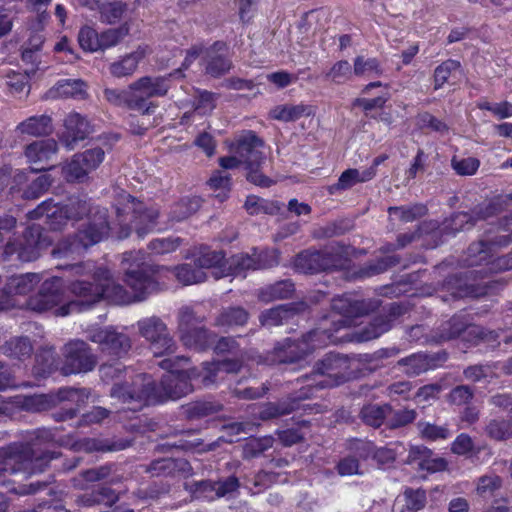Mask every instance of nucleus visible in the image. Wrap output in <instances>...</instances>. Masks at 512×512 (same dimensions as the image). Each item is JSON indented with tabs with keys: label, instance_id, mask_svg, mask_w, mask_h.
<instances>
[{
	"label": "nucleus",
	"instance_id": "nucleus-1",
	"mask_svg": "<svg viewBox=\"0 0 512 512\" xmlns=\"http://www.w3.org/2000/svg\"><path fill=\"white\" fill-rule=\"evenodd\" d=\"M72 269L81 277L69 285L75 300L66 301L64 280L53 276L41 283L38 292L27 301L28 307L34 312L65 317L102 299L120 305L142 301L159 287V269L150 265L146 253L140 250L122 254L119 269L125 286L116 283L104 266L86 263Z\"/></svg>",
	"mask_w": 512,
	"mask_h": 512
},
{
	"label": "nucleus",
	"instance_id": "nucleus-2",
	"mask_svg": "<svg viewBox=\"0 0 512 512\" xmlns=\"http://www.w3.org/2000/svg\"><path fill=\"white\" fill-rule=\"evenodd\" d=\"M114 209L116 219L110 221L105 208L92 206L90 200L72 197L65 205L54 203L53 200L43 201L28 213V217H45L46 223L54 230L60 229L68 221L75 222L87 218L84 227L78 231L74 239L66 238L57 243L52 250L55 258L79 256L109 234L124 239L130 235L132 227L140 237L153 229L162 230L167 227L166 223L159 220V210L156 206L148 207L125 191L117 193Z\"/></svg>",
	"mask_w": 512,
	"mask_h": 512
},
{
	"label": "nucleus",
	"instance_id": "nucleus-3",
	"mask_svg": "<svg viewBox=\"0 0 512 512\" xmlns=\"http://www.w3.org/2000/svg\"><path fill=\"white\" fill-rule=\"evenodd\" d=\"M159 366L167 371L160 386L156 387L145 374L132 378V388L127 383H115L112 397L123 403H129L128 410L137 411L145 405L176 400L193 391L195 384L210 386L224 379V374L235 373L241 364L236 360L204 363L201 369L189 368V359L185 357L165 358Z\"/></svg>",
	"mask_w": 512,
	"mask_h": 512
},
{
	"label": "nucleus",
	"instance_id": "nucleus-4",
	"mask_svg": "<svg viewBox=\"0 0 512 512\" xmlns=\"http://www.w3.org/2000/svg\"><path fill=\"white\" fill-rule=\"evenodd\" d=\"M402 313L399 305L393 304L389 309V316H378L373 319L365 328L352 333H346L341 337H336L326 328L328 319H324L320 328L309 332L299 342L287 340L284 345L275 348V358L272 362L293 363L316 348L325 346L329 343H337L345 340L348 342H366L378 338L391 328L392 318Z\"/></svg>",
	"mask_w": 512,
	"mask_h": 512
},
{
	"label": "nucleus",
	"instance_id": "nucleus-5",
	"mask_svg": "<svg viewBox=\"0 0 512 512\" xmlns=\"http://www.w3.org/2000/svg\"><path fill=\"white\" fill-rule=\"evenodd\" d=\"M351 368L350 360L346 356L340 354L329 353L320 362L317 363L315 371L312 375L306 377V387L293 399L289 405H276L273 403L266 404L259 416L266 420L288 414L299 407L296 400L309 398L312 396V390L315 388L337 386L349 378V370Z\"/></svg>",
	"mask_w": 512,
	"mask_h": 512
},
{
	"label": "nucleus",
	"instance_id": "nucleus-6",
	"mask_svg": "<svg viewBox=\"0 0 512 512\" xmlns=\"http://www.w3.org/2000/svg\"><path fill=\"white\" fill-rule=\"evenodd\" d=\"M512 242V217L503 216L501 221L487 232L485 238L469 246L465 263L467 266L482 268L471 274L497 273L512 269V252L495 257L494 249Z\"/></svg>",
	"mask_w": 512,
	"mask_h": 512
},
{
	"label": "nucleus",
	"instance_id": "nucleus-7",
	"mask_svg": "<svg viewBox=\"0 0 512 512\" xmlns=\"http://www.w3.org/2000/svg\"><path fill=\"white\" fill-rule=\"evenodd\" d=\"M25 443H13L0 449V470L15 474L24 472L28 476L42 472L54 454L42 451V446L52 440L47 429H38L29 433Z\"/></svg>",
	"mask_w": 512,
	"mask_h": 512
},
{
	"label": "nucleus",
	"instance_id": "nucleus-8",
	"mask_svg": "<svg viewBox=\"0 0 512 512\" xmlns=\"http://www.w3.org/2000/svg\"><path fill=\"white\" fill-rule=\"evenodd\" d=\"M264 142L253 132L248 131L230 144V156L219 159L224 169H234L244 165L247 169V179L258 186L269 187L274 181L259 172V168L266 159Z\"/></svg>",
	"mask_w": 512,
	"mask_h": 512
},
{
	"label": "nucleus",
	"instance_id": "nucleus-9",
	"mask_svg": "<svg viewBox=\"0 0 512 512\" xmlns=\"http://www.w3.org/2000/svg\"><path fill=\"white\" fill-rule=\"evenodd\" d=\"M16 225V219L12 216L0 217V242L3 240L4 232H9ZM51 239L42 234L38 225H31L27 228L21 238L9 240L3 251L0 253V260H6L16 255V258L23 262H30L37 259L40 252L51 245Z\"/></svg>",
	"mask_w": 512,
	"mask_h": 512
},
{
	"label": "nucleus",
	"instance_id": "nucleus-10",
	"mask_svg": "<svg viewBox=\"0 0 512 512\" xmlns=\"http://www.w3.org/2000/svg\"><path fill=\"white\" fill-rule=\"evenodd\" d=\"M84 333L88 340L99 346L101 352L118 358L126 355L132 346L131 339L124 327H101L94 324L87 326Z\"/></svg>",
	"mask_w": 512,
	"mask_h": 512
},
{
	"label": "nucleus",
	"instance_id": "nucleus-11",
	"mask_svg": "<svg viewBox=\"0 0 512 512\" xmlns=\"http://www.w3.org/2000/svg\"><path fill=\"white\" fill-rule=\"evenodd\" d=\"M203 319L189 307H183L178 313L177 333L184 346L197 351L208 348L214 342V336L203 326Z\"/></svg>",
	"mask_w": 512,
	"mask_h": 512
},
{
	"label": "nucleus",
	"instance_id": "nucleus-12",
	"mask_svg": "<svg viewBox=\"0 0 512 512\" xmlns=\"http://www.w3.org/2000/svg\"><path fill=\"white\" fill-rule=\"evenodd\" d=\"M136 327L139 335L149 342L154 356H169L175 353L177 344L161 318L157 316L142 318L136 322Z\"/></svg>",
	"mask_w": 512,
	"mask_h": 512
},
{
	"label": "nucleus",
	"instance_id": "nucleus-13",
	"mask_svg": "<svg viewBox=\"0 0 512 512\" xmlns=\"http://www.w3.org/2000/svg\"><path fill=\"white\" fill-rule=\"evenodd\" d=\"M181 70H176L169 76H144L131 84L133 93L132 102L135 110L141 111L143 114H149L155 107L147 100L152 97L165 96L170 89V78L180 76Z\"/></svg>",
	"mask_w": 512,
	"mask_h": 512
},
{
	"label": "nucleus",
	"instance_id": "nucleus-14",
	"mask_svg": "<svg viewBox=\"0 0 512 512\" xmlns=\"http://www.w3.org/2000/svg\"><path fill=\"white\" fill-rule=\"evenodd\" d=\"M40 281L41 276L37 273L15 275L4 280L0 277V310H8L16 306H25L30 310L27 301L32 296L24 303H20L18 297L30 293ZM31 311L33 310L31 309Z\"/></svg>",
	"mask_w": 512,
	"mask_h": 512
},
{
	"label": "nucleus",
	"instance_id": "nucleus-15",
	"mask_svg": "<svg viewBox=\"0 0 512 512\" xmlns=\"http://www.w3.org/2000/svg\"><path fill=\"white\" fill-rule=\"evenodd\" d=\"M106 151L101 147H91L74 154L62 166V174L67 182H85L105 159Z\"/></svg>",
	"mask_w": 512,
	"mask_h": 512
},
{
	"label": "nucleus",
	"instance_id": "nucleus-16",
	"mask_svg": "<svg viewBox=\"0 0 512 512\" xmlns=\"http://www.w3.org/2000/svg\"><path fill=\"white\" fill-rule=\"evenodd\" d=\"M508 200V197H498L491 202H489L485 207L479 208L476 212V217L470 215L466 212H460L454 214L449 220H446L442 227L435 230L434 225L428 230L425 229V233L432 232L433 235L437 234H447L454 235L456 232L464 229H469L472 227L478 220H488L493 216H497L502 211V206ZM511 202L512 199H509Z\"/></svg>",
	"mask_w": 512,
	"mask_h": 512
},
{
	"label": "nucleus",
	"instance_id": "nucleus-17",
	"mask_svg": "<svg viewBox=\"0 0 512 512\" xmlns=\"http://www.w3.org/2000/svg\"><path fill=\"white\" fill-rule=\"evenodd\" d=\"M375 308V303L368 300H358L354 296L347 294L339 296L332 300L333 314L331 323L334 325V331L341 328L356 325V319L368 311Z\"/></svg>",
	"mask_w": 512,
	"mask_h": 512
},
{
	"label": "nucleus",
	"instance_id": "nucleus-18",
	"mask_svg": "<svg viewBox=\"0 0 512 512\" xmlns=\"http://www.w3.org/2000/svg\"><path fill=\"white\" fill-rule=\"evenodd\" d=\"M63 355L65 361L62 370L66 375L89 372L96 366V356L83 340L68 342L64 346Z\"/></svg>",
	"mask_w": 512,
	"mask_h": 512
},
{
	"label": "nucleus",
	"instance_id": "nucleus-19",
	"mask_svg": "<svg viewBox=\"0 0 512 512\" xmlns=\"http://www.w3.org/2000/svg\"><path fill=\"white\" fill-rule=\"evenodd\" d=\"M252 254L240 253L229 259L230 276L244 278L248 271H254L271 267L278 263L277 251L258 252L252 250Z\"/></svg>",
	"mask_w": 512,
	"mask_h": 512
},
{
	"label": "nucleus",
	"instance_id": "nucleus-20",
	"mask_svg": "<svg viewBox=\"0 0 512 512\" xmlns=\"http://www.w3.org/2000/svg\"><path fill=\"white\" fill-rule=\"evenodd\" d=\"M239 487L238 479L234 476L219 482L201 481L187 485V489L196 499L212 501L227 496Z\"/></svg>",
	"mask_w": 512,
	"mask_h": 512
},
{
	"label": "nucleus",
	"instance_id": "nucleus-21",
	"mask_svg": "<svg viewBox=\"0 0 512 512\" xmlns=\"http://www.w3.org/2000/svg\"><path fill=\"white\" fill-rule=\"evenodd\" d=\"M295 268L302 273H317L338 268L336 257L328 251H304L297 255Z\"/></svg>",
	"mask_w": 512,
	"mask_h": 512
},
{
	"label": "nucleus",
	"instance_id": "nucleus-22",
	"mask_svg": "<svg viewBox=\"0 0 512 512\" xmlns=\"http://www.w3.org/2000/svg\"><path fill=\"white\" fill-rule=\"evenodd\" d=\"M64 128L60 141L68 149H73L78 142L83 141L93 132L90 122L77 112H71L66 116Z\"/></svg>",
	"mask_w": 512,
	"mask_h": 512
},
{
	"label": "nucleus",
	"instance_id": "nucleus-23",
	"mask_svg": "<svg viewBox=\"0 0 512 512\" xmlns=\"http://www.w3.org/2000/svg\"><path fill=\"white\" fill-rule=\"evenodd\" d=\"M351 449L361 460H374L379 466L390 465L394 462L397 451L392 447H376L372 442L356 439L352 441Z\"/></svg>",
	"mask_w": 512,
	"mask_h": 512
},
{
	"label": "nucleus",
	"instance_id": "nucleus-24",
	"mask_svg": "<svg viewBox=\"0 0 512 512\" xmlns=\"http://www.w3.org/2000/svg\"><path fill=\"white\" fill-rule=\"evenodd\" d=\"M196 266L208 274V278L220 279L230 276L229 259L225 260L220 251L204 249L196 258Z\"/></svg>",
	"mask_w": 512,
	"mask_h": 512
},
{
	"label": "nucleus",
	"instance_id": "nucleus-25",
	"mask_svg": "<svg viewBox=\"0 0 512 512\" xmlns=\"http://www.w3.org/2000/svg\"><path fill=\"white\" fill-rule=\"evenodd\" d=\"M446 358V353L444 352L433 355L416 353L401 359L398 364L404 368L403 371L406 374L414 376L437 368L441 363L445 362Z\"/></svg>",
	"mask_w": 512,
	"mask_h": 512
},
{
	"label": "nucleus",
	"instance_id": "nucleus-26",
	"mask_svg": "<svg viewBox=\"0 0 512 512\" xmlns=\"http://www.w3.org/2000/svg\"><path fill=\"white\" fill-rule=\"evenodd\" d=\"M58 150V144L54 139L34 141L25 149V156L28 162L34 165L33 170H45L46 164Z\"/></svg>",
	"mask_w": 512,
	"mask_h": 512
},
{
	"label": "nucleus",
	"instance_id": "nucleus-27",
	"mask_svg": "<svg viewBox=\"0 0 512 512\" xmlns=\"http://www.w3.org/2000/svg\"><path fill=\"white\" fill-rule=\"evenodd\" d=\"M409 461L431 473L443 471L447 467L444 458L432 457V451L425 446H412L409 451Z\"/></svg>",
	"mask_w": 512,
	"mask_h": 512
},
{
	"label": "nucleus",
	"instance_id": "nucleus-28",
	"mask_svg": "<svg viewBox=\"0 0 512 512\" xmlns=\"http://www.w3.org/2000/svg\"><path fill=\"white\" fill-rule=\"evenodd\" d=\"M374 178L373 168L359 169H347L343 171L338 179V182L328 187L330 194H335L339 191L350 189L358 183H364Z\"/></svg>",
	"mask_w": 512,
	"mask_h": 512
},
{
	"label": "nucleus",
	"instance_id": "nucleus-29",
	"mask_svg": "<svg viewBox=\"0 0 512 512\" xmlns=\"http://www.w3.org/2000/svg\"><path fill=\"white\" fill-rule=\"evenodd\" d=\"M147 53V46H139L132 53L124 56L118 61L113 62L109 68L110 73L117 78L132 75L136 71L138 64L145 58Z\"/></svg>",
	"mask_w": 512,
	"mask_h": 512
},
{
	"label": "nucleus",
	"instance_id": "nucleus-30",
	"mask_svg": "<svg viewBox=\"0 0 512 512\" xmlns=\"http://www.w3.org/2000/svg\"><path fill=\"white\" fill-rule=\"evenodd\" d=\"M448 325L449 331L441 335V338L443 340L455 338L464 331H468L469 334H477L481 339L486 341L496 340V338L499 337V335L494 331L485 333L482 329H480L477 326L468 325L466 322L463 321L461 316H454L448 322Z\"/></svg>",
	"mask_w": 512,
	"mask_h": 512
},
{
	"label": "nucleus",
	"instance_id": "nucleus-31",
	"mask_svg": "<svg viewBox=\"0 0 512 512\" xmlns=\"http://www.w3.org/2000/svg\"><path fill=\"white\" fill-rule=\"evenodd\" d=\"M87 85L80 79H62L49 91L53 98H85Z\"/></svg>",
	"mask_w": 512,
	"mask_h": 512
},
{
	"label": "nucleus",
	"instance_id": "nucleus-32",
	"mask_svg": "<svg viewBox=\"0 0 512 512\" xmlns=\"http://www.w3.org/2000/svg\"><path fill=\"white\" fill-rule=\"evenodd\" d=\"M16 131L21 135L33 137L47 135L52 131V121L47 115L31 116L20 122Z\"/></svg>",
	"mask_w": 512,
	"mask_h": 512
},
{
	"label": "nucleus",
	"instance_id": "nucleus-33",
	"mask_svg": "<svg viewBox=\"0 0 512 512\" xmlns=\"http://www.w3.org/2000/svg\"><path fill=\"white\" fill-rule=\"evenodd\" d=\"M311 113V107L304 104H281L269 111V118L281 122H293Z\"/></svg>",
	"mask_w": 512,
	"mask_h": 512
},
{
	"label": "nucleus",
	"instance_id": "nucleus-34",
	"mask_svg": "<svg viewBox=\"0 0 512 512\" xmlns=\"http://www.w3.org/2000/svg\"><path fill=\"white\" fill-rule=\"evenodd\" d=\"M33 347L27 337H14L2 346V352L9 358L24 361L32 354Z\"/></svg>",
	"mask_w": 512,
	"mask_h": 512
},
{
	"label": "nucleus",
	"instance_id": "nucleus-35",
	"mask_svg": "<svg viewBox=\"0 0 512 512\" xmlns=\"http://www.w3.org/2000/svg\"><path fill=\"white\" fill-rule=\"evenodd\" d=\"M174 275L176 279L183 285H193L204 282L208 279V274L194 265L182 264L174 268Z\"/></svg>",
	"mask_w": 512,
	"mask_h": 512
},
{
	"label": "nucleus",
	"instance_id": "nucleus-36",
	"mask_svg": "<svg viewBox=\"0 0 512 512\" xmlns=\"http://www.w3.org/2000/svg\"><path fill=\"white\" fill-rule=\"evenodd\" d=\"M119 499V493L109 487H101L96 492L84 494L78 499V503L82 506L90 507L97 503L112 505Z\"/></svg>",
	"mask_w": 512,
	"mask_h": 512
},
{
	"label": "nucleus",
	"instance_id": "nucleus-37",
	"mask_svg": "<svg viewBox=\"0 0 512 512\" xmlns=\"http://www.w3.org/2000/svg\"><path fill=\"white\" fill-rule=\"evenodd\" d=\"M293 291L294 285L291 281H279L263 288L259 293V298L264 302L285 299L290 297Z\"/></svg>",
	"mask_w": 512,
	"mask_h": 512
},
{
	"label": "nucleus",
	"instance_id": "nucleus-38",
	"mask_svg": "<svg viewBox=\"0 0 512 512\" xmlns=\"http://www.w3.org/2000/svg\"><path fill=\"white\" fill-rule=\"evenodd\" d=\"M14 403L21 409L39 412L46 410L52 403L51 397L44 394H35L29 396L17 395L14 397Z\"/></svg>",
	"mask_w": 512,
	"mask_h": 512
},
{
	"label": "nucleus",
	"instance_id": "nucleus-39",
	"mask_svg": "<svg viewBox=\"0 0 512 512\" xmlns=\"http://www.w3.org/2000/svg\"><path fill=\"white\" fill-rule=\"evenodd\" d=\"M391 412L392 409L388 405L370 404L361 410V418L366 424L372 427H379L385 420L387 421Z\"/></svg>",
	"mask_w": 512,
	"mask_h": 512
},
{
	"label": "nucleus",
	"instance_id": "nucleus-40",
	"mask_svg": "<svg viewBox=\"0 0 512 512\" xmlns=\"http://www.w3.org/2000/svg\"><path fill=\"white\" fill-rule=\"evenodd\" d=\"M201 206V199L197 196L187 197L177 202L171 209V221L178 222L195 213Z\"/></svg>",
	"mask_w": 512,
	"mask_h": 512
},
{
	"label": "nucleus",
	"instance_id": "nucleus-41",
	"mask_svg": "<svg viewBox=\"0 0 512 512\" xmlns=\"http://www.w3.org/2000/svg\"><path fill=\"white\" fill-rule=\"evenodd\" d=\"M388 213L392 221L408 223L423 216L426 213V207L421 204L403 207H390Z\"/></svg>",
	"mask_w": 512,
	"mask_h": 512
},
{
	"label": "nucleus",
	"instance_id": "nucleus-42",
	"mask_svg": "<svg viewBox=\"0 0 512 512\" xmlns=\"http://www.w3.org/2000/svg\"><path fill=\"white\" fill-rule=\"evenodd\" d=\"M248 320L247 312L241 307H231L222 311L216 320L219 327L232 328L242 326Z\"/></svg>",
	"mask_w": 512,
	"mask_h": 512
},
{
	"label": "nucleus",
	"instance_id": "nucleus-43",
	"mask_svg": "<svg viewBox=\"0 0 512 512\" xmlns=\"http://www.w3.org/2000/svg\"><path fill=\"white\" fill-rule=\"evenodd\" d=\"M451 167L457 175L472 176L478 171L480 160L472 156L460 157L455 155L451 159Z\"/></svg>",
	"mask_w": 512,
	"mask_h": 512
},
{
	"label": "nucleus",
	"instance_id": "nucleus-44",
	"mask_svg": "<svg viewBox=\"0 0 512 512\" xmlns=\"http://www.w3.org/2000/svg\"><path fill=\"white\" fill-rule=\"evenodd\" d=\"M461 74V65L456 60H447L439 65L434 72L435 89L441 88L451 76Z\"/></svg>",
	"mask_w": 512,
	"mask_h": 512
},
{
	"label": "nucleus",
	"instance_id": "nucleus-45",
	"mask_svg": "<svg viewBox=\"0 0 512 512\" xmlns=\"http://www.w3.org/2000/svg\"><path fill=\"white\" fill-rule=\"evenodd\" d=\"M292 315L293 312L288 307L278 306L263 312L260 321L264 326H278L286 322Z\"/></svg>",
	"mask_w": 512,
	"mask_h": 512
},
{
	"label": "nucleus",
	"instance_id": "nucleus-46",
	"mask_svg": "<svg viewBox=\"0 0 512 512\" xmlns=\"http://www.w3.org/2000/svg\"><path fill=\"white\" fill-rule=\"evenodd\" d=\"M78 42L80 47L87 52H96L101 49L100 34L89 26H84L78 34Z\"/></svg>",
	"mask_w": 512,
	"mask_h": 512
},
{
	"label": "nucleus",
	"instance_id": "nucleus-47",
	"mask_svg": "<svg viewBox=\"0 0 512 512\" xmlns=\"http://www.w3.org/2000/svg\"><path fill=\"white\" fill-rule=\"evenodd\" d=\"M130 31L128 23H124L118 28L107 29L100 34L101 49L105 50L120 43Z\"/></svg>",
	"mask_w": 512,
	"mask_h": 512
},
{
	"label": "nucleus",
	"instance_id": "nucleus-48",
	"mask_svg": "<svg viewBox=\"0 0 512 512\" xmlns=\"http://www.w3.org/2000/svg\"><path fill=\"white\" fill-rule=\"evenodd\" d=\"M417 428L421 437L428 441L447 439L451 433L446 426H437L429 422H418Z\"/></svg>",
	"mask_w": 512,
	"mask_h": 512
},
{
	"label": "nucleus",
	"instance_id": "nucleus-49",
	"mask_svg": "<svg viewBox=\"0 0 512 512\" xmlns=\"http://www.w3.org/2000/svg\"><path fill=\"white\" fill-rule=\"evenodd\" d=\"M54 365V351L45 349L36 355V365L33 367L32 373L36 377H45L52 371Z\"/></svg>",
	"mask_w": 512,
	"mask_h": 512
},
{
	"label": "nucleus",
	"instance_id": "nucleus-50",
	"mask_svg": "<svg viewBox=\"0 0 512 512\" xmlns=\"http://www.w3.org/2000/svg\"><path fill=\"white\" fill-rule=\"evenodd\" d=\"M245 208L250 214H257L261 211L273 214L280 210L278 202H268L255 196H249L245 202Z\"/></svg>",
	"mask_w": 512,
	"mask_h": 512
},
{
	"label": "nucleus",
	"instance_id": "nucleus-51",
	"mask_svg": "<svg viewBox=\"0 0 512 512\" xmlns=\"http://www.w3.org/2000/svg\"><path fill=\"white\" fill-rule=\"evenodd\" d=\"M105 98L107 101L114 105L118 106H128L131 109L135 110V105L132 102L133 93L131 89V84L126 90H117V89H106L104 91Z\"/></svg>",
	"mask_w": 512,
	"mask_h": 512
},
{
	"label": "nucleus",
	"instance_id": "nucleus-52",
	"mask_svg": "<svg viewBox=\"0 0 512 512\" xmlns=\"http://www.w3.org/2000/svg\"><path fill=\"white\" fill-rule=\"evenodd\" d=\"M217 95L208 91H197L194 110L200 115L210 114L216 107Z\"/></svg>",
	"mask_w": 512,
	"mask_h": 512
},
{
	"label": "nucleus",
	"instance_id": "nucleus-53",
	"mask_svg": "<svg viewBox=\"0 0 512 512\" xmlns=\"http://www.w3.org/2000/svg\"><path fill=\"white\" fill-rule=\"evenodd\" d=\"M99 9L102 22L113 24L122 18L125 5L119 2L102 3Z\"/></svg>",
	"mask_w": 512,
	"mask_h": 512
},
{
	"label": "nucleus",
	"instance_id": "nucleus-54",
	"mask_svg": "<svg viewBox=\"0 0 512 512\" xmlns=\"http://www.w3.org/2000/svg\"><path fill=\"white\" fill-rule=\"evenodd\" d=\"M181 242L179 237L157 238L152 240L148 247L155 254H166L178 249Z\"/></svg>",
	"mask_w": 512,
	"mask_h": 512
},
{
	"label": "nucleus",
	"instance_id": "nucleus-55",
	"mask_svg": "<svg viewBox=\"0 0 512 512\" xmlns=\"http://www.w3.org/2000/svg\"><path fill=\"white\" fill-rule=\"evenodd\" d=\"M351 65L346 60L336 62L326 73V78L334 83H343L352 75Z\"/></svg>",
	"mask_w": 512,
	"mask_h": 512
},
{
	"label": "nucleus",
	"instance_id": "nucleus-56",
	"mask_svg": "<svg viewBox=\"0 0 512 512\" xmlns=\"http://www.w3.org/2000/svg\"><path fill=\"white\" fill-rule=\"evenodd\" d=\"M403 500L408 511L417 512L424 508L426 504V494L425 491L421 489H406L403 494Z\"/></svg>",
	"mask_w": 512,
	"mask_h": 512
},
{
	"label": "nucleus",
	"instance_id": "nucleus-57",
	"mask_svg": "<svg viewBox=\"0 0 512 512\" xmlns=\"http://www.w3.org/2000/svg\"><path fill=\"white\" fill-rule=\"evenodd\" d=\"M398 262V259H396L394 256H386L381 259H379L375 264H370L366 266L365 268H362L357 273V278H367L371 277L373 275L379 274L384 272L388 267L396 264Z\"/></svg>",
	"mask_w": 512,
	"mask_h": 512
},
{
	"label": "nucleus",
	"instance_id": "nucleus-58",
	"mask_svg": "<svg viewBox=\"0 0 512 512\" xmlns=\"http://www.w3.org/2000/svg\"><path fill=\"white\" fill-rule=\"evenodd\" d=\"M351 446H352V442L350 443L349 449L353 455L344 457L343 459H341L339 461V463L337 465V470H338L339 474L342 476H351V475H356V474H362V472L360 471L359 460L357 459V457L359 459H361V458L359 457V455L357 453H355L351 449Z\"/></svg>",
	"mask_w": 512,
	"mask_h": 512
},
{
	"label": "nucleus",
	"instance_id": "nucleus-59",
	"mask_svg": "<svg viewBox=\"0 0 512 512\" xmlns=\"http://www.w3.org/2000/svg\"><path fill=\"white\" fill-rule=\"evenodd\" d=\"M486 430L490 437L496 440H505L512 437V422L492 420Z\"/></svg>",
	"mask_w": 512,
	"mask_h": 512
},
{
	"label": "nucleus",
	"instance_id": "nucleus-60",
	"mask_svg": "<svg viewBox=\"0 0 512 512\" xmlns=\"http://www.w3.org/2000/svg\"><path fill=\"white\" fill-rule=\"evenodd\" d=\"M416 411L413 409H402L392 411L387 418V425L391 428L403 427L416 419Z\"/></svg>",
	"mask_w": 512,
	"mask_h": 512
},
{
	"label": "nucleus",
	"instance_id": "nucleus-61",
	"mask_svg": "<svg viewBox=\"0 0 512 512\" xmlns=\"http://www.w3.org/2000/svg\"><path fill=\"white\" fill-rule=\"evenodd\" d=\"M353 73L357 76L371 75L379 73V64L375 58H365L358 56L354 60Z\"/></svg>",
	"mask_w": 512,
	"mask_h": 512
},
{
	"label": "nucleus",
	"instance_id": "nucleus-62",
	"mask_svg": "<svg viewBox=\"0 0 512 512\" xmlns=\"http://www.w3.org/2000/svg\"><path fill=\"white\" fill-rule=\"evenodd\" d=\"M51 182L49 175L44 174L39 176L24 191L23 197L25 199H36L40 197L51 185Z\"/></svg>",
	"mask_w": 512,
	"mask_h": 512
},
{
	"label": "nucleus",
	"instance_id": "nucleus-63",
	"mask_svg": "<svg viewBox=\"0 0 512 512\" xmlns=\"http://www.w3.org/2000/svg\"><path fill=\"white\" fill-rule=\"evenodd\" d=\"M154 470L177 469L184 475H189L192 472L190 463L184 459H164L157 461L153 464Z\"/></svg>",
	"mask_w": 512,
	"mask_h": 512
},
{
	"label": "nucleus",
	"instance_id": "nucleus-64",
	"mask_svg": "<svg viewBox=\"0 0 512 512\" xmlns=\"http://www.w3.org/2000/svg\"><path fill=\"white\" fill-rule=\"evenodd\" d=\"M501 486V479L498 476H484L479 479L477 493L486 498L492 496L494 491Z\"/></svg>",
	"mask_w": 512,
	"mask_h": 512
}]
</instances>
